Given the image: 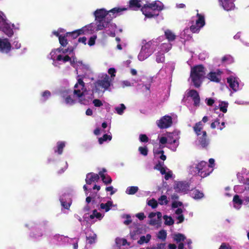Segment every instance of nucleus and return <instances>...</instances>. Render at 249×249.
Listing matches in <instances>:
<instances>
[{
  "label": "nucleus",
  "instance_id": "41",
  "mask_svg": "<svg viewBox=\"0 0 249 249\" xmlns=\"http://www.w3.org/2000/svg\"><path fill=\"white\" fill-rule=\"evenodd\" d=\"M165 35L169 41L174 40L175 38V35L170 30L165 31Z\"/></svg>",
  "mask_w": 249,
  "mask_h": 249
},
{
  "label": "nucleus",
  "instance_id": "17",
  "mask_svg": "<svg viewBox=\"0 0 249 249\" xmlns=\"http://www.w3.org/2000/svg\"><path fill=\"white\" fill-rule=\"evenodd\" d=\"M227 82L230 88L234 91H236L239 89V85L237 78L231 76L227 78Z\"/></svg>",
  "mask_w": 249,
  "mask_h": 249
},
{
  "label": "nucleus",
  "instance_id": "49",
  "mask_svg": "<svg viewBox=\"0 0 249 249\" xmlns=\"http://www.w3.org/2000/svg\"><path fill=\"white\" fill-rule=\"evenodd\" d=\"M59 41L60 44L63 46H66L68 44L67 40L65 36H63L61 35L59 36Z\"/></svg>",
  "mask_w": 249,
  "mask_h": 249
},
{
  "label": "nucleus",
  "instance_id": "24",
  "mask_svg": "<svg viewBox=\"0 0 249 249\" xmlns=\"http://www.w3.org/2000/svg\"><path fill=\"white\" fill-rule=\"evenodd\" d=\"M116 205L113 204L112 201H108L106 203H101L100 204V209L104 211L105 212H108L112 207L115 206Z\"/></svg>",
  "mask_w": 249,
  "mask_h": 249
},
{
  "label": "nucleus",
  "instance_id": "56",
  "mask_svg": "<svg viewBox=\"0 0 249 249\" xmlns=\"http://www.w3.org/2000/svg\"><path fill=\"white\" fill-rule=\"evenodd\" d=\"M139 151L141 154L146 156L147 155V149L146 147H140L139 148Z\"/></svg>",
  "mask_w": 249,
  "mask_h": 249
},
{
  "label": "nucleus",
  "instance_id": "37",
  "mask_svg": "<svg viewBox=\"0 0 249 249\" xmlns=\"http://www.w3.org/2000/svg\"><path fill=\"white\" fill-rule=\"evenodd\" d=\"M65 144L64 142H60L57 144V150H55V152H58L59 154H61L63 152V149Z\"/></svg>",
  "mask_w": 249,
  "mask_h": 249
},
{
  "label": "nucleus",
  "instance_id": "44",
  "mask_svg": "<svg viewBox=\"0 0 249 249\" xmlns=\"http://www.w3.org/2000/svg\"><path fill=\"white\" fill-rule=\"evenodd\" d=\"M167 233L165 230H161L157 234V237L161 240H165L166 238Z\"/></svg>",
  "mask_w": 249,
  "mask_h": 249
},
{
  "label": "nucleus",
  "instance_id": "26",
  "mask_svg": "<svg viewBox=\"0 0 249 249\" xmlns=\"http://www.w3.org/2000/svg\"><path fill=\"white\" fill-rule=\"evenodd\" d=\"M96 24L95 25V31L102 30L104 28H107L108 25V21L106 22L105 19L96 20Z\"/></svg>",
  "mask_w": 249,
  "mask_h": 249
},
{
  "label": "nucleus",
  "instance_id": "13",
  "mask_svg": "<svg viewBox=\"0 0 249 249\" xmlns=\"http://www.w3.org/2000/svg\"><path fill=\"white\" fill-rule=\"evenodd\" d=\"M168 142L171 144H174V145L171 148V149L175 151L177 149V147L178 145V135L176 133H173L171 134H169L167 136Z\"/></svg>",
  "mask_w": 249,
  "mask_h": 249
},
{
  "label": "nucleus",
  "instance_id": "63",
  "mask_svg": "<svg viewBox=\"0 0 249 249\" xmlns=\"http://www.w3.org/2000/svg\"><path fill=\"white\" fill-rule=\"evenodd\" d=\"M176 218L178 221L177 222L178 224L182 223L184 221V217L183 214H180V215H177L176 217Z\"/></svg>",
  "mask_w": 249,
  "mask_h": 249
},
{
  "label": "nucleus",
  "instance_id": "25",
  "mask_svg": "<svg viewBox=\"0 0 249 249\" xmlns=\"http://www.w3.org/2000/svg\"><path fill=\"white\" fill-rule=\"evenodd\" d=\"M106 172V170L103 169L99 172V174L102 178L103 182L107 185L111 183L112 179L109 176L104 174Z\"/></svg>",
  "mask_w": 249,
  "mask_h": 249
},
{
  "label": "nucleus",
  "instance_id": "31",
  "mask_svg": "<svg viewBox=\"0 0 249 249\" xmlns=\"http://www.w3.org/2000/svg\"><path fill=\"white\" fill-rule=\"evenodd\" d=\"M165 57L164 53L159 51L156 53V61L157 63H162L164 61Z\"/></svg>",
  "mask_w": 249,
  "mask_h": 249
},
{
  "label": "nucleus",
  "instance_id": "64",
  "mask_svg": "<svg viewBox=\"0 0 249 249\" xmlns=\"http://www.w3.org/2000/svg\"><path fill=\"white\" fill-rule=\"evenodd\" d=\"M219 249H231L230 246L226 243H222Z\"/></svg>",
  "mask_w": 249,
  "mask_h": 249
},
{
  "label": "nucleus",
  "instance_id": "61",
  "mask_svg": "<svg viewBox=\"0 0 249 249\" xmlns=\"http://www.w3.org/2000/svg\"><path fill=\"white\" fill-rule=\"evenodd\" d=\"M165 248V244L163 243L159 244L157 247L150 248V249H163Z\"/></svg>",
  "mask_w": 249,
  "mask_h": 249
},
{
  "label": "nucleus",
  "instance_id": "39",
  "mask_svg": "<svg viewBox=\"0 0 249 249\" xmlns=\"http://www.w3.org/2000/svg\"><path fill=\"white\" fill-rule=\"evenodd\" d=\"M220 110L223 113H226L227 111V107L228 103L226 102H220L219 105Z\"/></svg>",
  "mask_w": 249,
  "mask_h": 249
},
{
  "label": "nucleus",
  "instance_id": "30",
  "mask_svg": "<svg viewBox=\"0 0 249 249\" xmlns=\"http://www.w3.org/2000/svg\"><path fill=\"white\" fill-rule=\"evenodd\" d=\"M90 218L92 219L94 218H96L98 220H101L104 217V214L98 212L97 210H94L93 211L92 213L90 215Z\"/></svg>",
  "mask_w": 249,
  "mask_h": 249
},
{
  "label": "nucleus",
  "instance_id": "11",
  "mask_svg": "<svg viewBox=\"0 0 249 249\" xmlns=\"http://www.w3.org/2000/svg\"><path fill=\"white\" fill-rule=\"evenodd\" d=\"M194 20L195 21L190 27V30L193 33H196L205 25V20L204 17L198 13L197 14Z\"/></svg>",
  "mask_w": 249,
  "mask_h": 249
},
{
  "label": "nucleus",
  "instance_id": "38",
  "mask_svg": "<svg viewBox=\"0 0 249 249\" xmlns=\"http://www.w3.org/2000/svg\"><path fill=\"white\" fill-rule=\"evenodd\" d=\"M193 197L195 199H200L204 196L203 194L198 190H195L192 193Z\"/></svg>",
  "mask_w": 249,
  "mask_h": 249
},
{
  "label": "nucleus",
  "instance_id": "2",
  "mask_svg": "<svg viewBox=\"0 0 249 249\" xmlns=\"http://www.w3.org/2000/svg\"><path fill=\"white\" fill-rule=\"evenodd\" d=\"M130 7L134 10H137L142 7V13L147 18H152L158 15L156 11L161 10L163 8L162 3L159 1H155L151 3H144L141 0H131L129 2Z\"/></svg>",
  "mask_w": 249,
  "mask_h": 249
},
{
  "label": "nucleus",
  "instance_id": "15",
  "mask_svg": "<svg viewBox=\"0 0 249 249\" xmlns=\"http://www.w3.org/2000/svg\"><path fill=\"white\" fill-rule=\"evenodd\" d=\"M11 48V44L7 38H0V52L7 53Z\"/></svg>",
  "mask_w": 249,
  "mask_h": 249
},
{
  "label": "nucleus",
  "instance_id": "47",
  "mask_svg": "<svg viewBox=\"0 0 249 249\" xmlns=\"http://www.w3.org/2000/svg\"><path fill=\"white\" fill-rule=\"evenodd\" d=\"M147 204L152 208H155L158 206V202L156 199L153 198L147 202Z\"/></svg>",
  "mask_w": 249,
  "mask_h": 249
},
{
  "label": "nucleus",
  "instance_id": "45",
  "mask_svg": "<svg viewBox=\"0 0 249 249\" xmlns=\"http://www.w3.org/2000/svg\"><path fill=\"white\" fill-rule=\"evenodd\" d=\"M96 238V235L95 233H92L87 236V240L89 243L92 244L94 243Z\"/></svg>",
  "mask_w": 249,
  "mask_h": 249
},
{
  "label": "nucleus",
  "instance_id": "12",
  "mask_svg": "<svg viewBox=\"0 0 249 249\" xmlns=\"http://www.w3.org/2000/svg\"><path fill=\"white\" fill-rule=\"evenodd\" d=\"M172 124V118L168 115L162 117L157 121V124L160 128H166L171 126Z\"/></svg>",
  "mask_w": 249,
  "mask_h": 249
},
{
  "label": "nucleus",
  "instance_id": "10",
  "mask_svg": "<svg viewBox=\"0 0 249 249\" xmlns=\"http://www.w3.org/2000/svg\"><path fill=\"white\" fill-rule=\"evenodd\" d=\"M245 188L246 190L244 192V195L246 196L243 201L240 199L237 195L233 197V206L236 209H239L242 203L249 206V182L246 185Z\"/></svg>",
  "mask_w": 249,
  "mask_h": 249
},
{
  "label": "nucleus",
  "instance_id": "32",
  "mask_svg": "<svg viewBox=\"0 0 249 249\" xmlns=\"http://www.w3.org/2000/svg\"><path fill=\"white\" fill-rule=\"evenodd\" d=\"M174 239L177 244L179 243H182L183 241L185 239V237L184 235L178 233L174 235Z\"/></svg>",
  "mask_w": 249,
  "mask_h": 249
},
{
  "label": "nucleus",
  "instance_id": "46",
  "mask_svg": "<svg viewBox=\"0 0 249 249\" xmlns=\"http://www.w3.org/2000/svg\"><path fill=\"white\" fill-rule=\"evenodd\" d=\"M50 96H51V92L48 90H46L42 93L41 100L43 101H45Z\"/></svg>",
  "mask_w": 249,
  "mask_h": 249
},
{
  "label": "nucleus",
  "instance_id": "50",
  "mask_svg": "<svg viewBox=\"0 0 249 249\" xmlns=\"http://www.w3.org/2000/svg\"><path fill=\"white\" fill-rule=\"evenodd\" d=\"M81 34H82V32H80L79 30H78L71 33H67V36L71 35L73 37V38H76Z\"/></svg>",
  "mask_w": 249,
  "mask_h": 249
},
{
  "label": "nucleus",
  "instance_id": "16",
  "mask_svg": "<svg viewBox=\"0 0 249 249\" xmlns=\"http://www.w3.org/2000/svg\"><path fill=\"white\" fill-rule=\"evenodd\" d=\"M162 214L160 212L151 213L149 217L151 219L149 224L152 225H156L160 221Z\"/></svg>",
  "mask_w": 249,
  "mask_h": 249
},
{
  "label": "nucleus",
  "instance_id": "62",
  "mask_svg": "<svg viewBox=\"0 0 249 249\" xmlns=\"http://www.w3.org/2000/svg\"><path fill=\"white\" fill-rule=\"evenodd\" d=\"M182 205V203L179 201H177L174 200L172 203V208H178L179 206H181Z\"/></svg>",
  "mask_w": 249,
  "mask_h": 249
},
{
  "label": "nucleus",
  "instance_id": "51",
  "mask_svg": "<svg viewBox=\"0 0 249 249\" xmlns=\"http://www.w3.org/2000/svg\"><path fill=\"white\" fill-rule=\"evenodd\" d=\"M73 51V48L72 47H69L68 49L64 50L61 49V53L63 54H65L67 53H69V54H71V53H72Z\"/></svg>",
  "mask_w": 249,
  "mask_h": 249
},
{
  "label": "nucleus",
  "instance_id": "4",
  "mask_svg": "<svg viewBox=\"0 0 249 249\" xmlns=\"http://www.w3.org/2000/svg\"><path fill=\"white\" fill-rule=\"evenodd\" d=\"M126 8H114L108 12L104 9H100L94 12V16L96 20H102L108 19L109 18H112L119 15L122 12L126 10Z\"/></svg>",
  "mask_w": 249,
  "mask_h": 249
},
{
  "label": "nucleus",
  "instance_id": "5",
  "mask_svg": "<svg viewBox=\"0 0 249 249\" xmlns=\"http://www.w3.org/2000/svg\"><path fill=\"white\" fill-rule=\"evenodd\" d=\"M205 74L204 68L202 65H197L192 68L190 78L196 87L198 88L200 86Z\"/></svg>",
  "mask_w": 249,
  "mask_h": 249
},
{
  "label": "nucleus",
  "instance_id": "34",
  "mask_svg": "<svg viewBox=\"0 0 249 249\" xmlns=\"http://www.w3.org/2000/svg\"><path fill=\"white\" fill-rule=\"evenodd\" d=\"M139 190V188L137 186H130L126 188L125 193L128 195H134Z\"/></svg>",
  "mask_w": 249,
  "mask_h": 249
},
{
  "label": "nucleus",
  "instance_id": "14",
  "mask_svg": "<svg viewBox=\"0 0 249 249\" xmlns=\"http://www.w3.org/2000/svg\"><path fill=\"white\" fill-rule=\"evenodd\" d=\"M174 189L177 192L185 193L189 189L188 183L183 181H176L174 184Z\"/></svg>",
  "mask_w": 249,
  "mask_h": 249
},
{
  "label": "nucleus",
  "instance_id": "21",
  "mask_svg": "<svg viewBox=\"0 0 249 249\" xmlns=\"http://www.w3.org/2000/svg\"><path fill=\"white\" fill-rule=\"evenodd\" d=\"M79 31L81 32L82 34H91L95 31V25L92 23L80 29Z\"/></svg>",
  "mask_w": 249,
  "mask_h": 249
},
{
  "label": "nucleus",
  "instance_id": "43",
  "mask_svg": "<svg viewBox=\"0 0 249 249\" xmlns=\"http://www.w3.org/2000/svg\"><path fill=\"white\" fill-rule=\"evenodd\" d=\"M222 61L223 63L231 64L233 62V58L231 55H226L222 57Z\"/></svg>",
  "mask_w": 249,
  "mask_h": 249
},
{
  "label": "nucleus",
  "instance_id": "36",
  "mask_svg": "<svg viewBox=\"0 0 249 249\" xmlns=\"http://www.w3.org/2000/svg\"><path fill=\"white\" fill-rule=\"evenodd\" d=\"M126 107L124 104H121L119 106L116 107L115 109L119 115H122Z\"/></svg>",
  "mask_w": 249,
  "mask_h": 249
},
{
  "label": "nucleus",
  "instance_id": "48",
  "mask_svg": "<svg viewBox=\"0 0 249 249\" xmlns=\"http://www.w3.org/2000/svg\"><path fill=\"white\" fill-rule=\"evenodd\" d=\"M111 136L110 135H108L107 134H105L103 137L100 138L99 139V142L100 144H102L104 142L107 141V140H111Z\"/></svg>",
  "mask_w": 249,
  "mask_h": 249
},
{
  "label": "nucleus",
  "instance_id": "19",
  "mask_svg": "<svg viewBox=\"0 0 249 249\" xmlns=\"http://www.w3.org/2000/svg\"><path fill=\"white\" fill-rule=\"evenodd\" d=\"M220 4L226 11L233 9L234 7L233 0H219Z\"/></svg>",
  "mask_w": 249,
  "mask_h": 249
},
{
  "label": "nucleus",
  "instance_id": "18",
  "mask_svg": "<svg viewBox=\"0 0 249 249\" xmlns=\"http://www.w3.org/2000/svg\"><path fill=\"white\" fill-rule=\"evenodd\" d=\"M221 73L220 70H217L216 71L210 72L207 77L212 81L219 82L220 80Z\"/></svg>",
  "mask_w": 249,
  "mask_h": 249
},
{
  "label": "nucleus",
  "instance_id": "54",
  "mask_svg": "<svg viewBox=\"0 0 249 249\" xmlns=\"http://www.w3.org/2000/svg\"><path fill=\"white\" fill-rule=\"evenodd\" d=\"M108 72L109 74H110V78L112 79V81L114 79V77H115V72H116V70L114 68H110L108 69Z\"/></svg>",
  "mask_w": 249,
  "mask_h": 249
},
{
  "label": "nucleus",
  "instance_id": "57",
  "mask_svg": "<svg viewBox=\"0 0 249 249\" xmlns=\"http://www.w3.org/2000/svg\"><path fill=\"white\" fill-rule=\"evenodd\" d=\"M96 37H97L96 36H94L90 37L89 42H88V44L90 46L94 45L95 41V39H96Z\"/></svg>",
  "mask_w": 249,
  "mask_h": 249
},
{
  "label": "nucleus",
  "instance_id": "23",
  "mask_svg": "<svg viewBox=\"0 0 249 249\" xmlns=\"http://www.w3.org/2000/svg\"><path fill=\"white\" fill-rule=\"evenodd\" d=\"M202 135L198 137V140L200 144L202 147H205L208 146L209 141L206 138L207 133L206 131L202 132Z\"/></svg>",
  "mask_w": 249,
  "mask_h": 249
},
{
  "label": "nucleus",
  "instance_id": "29",
  "mask_svg": "<svg viewBox=\"0 0 249 249\" xmlns=\"http://www.w3.org/2000/svg\"><path fill=\"white\" fill-rule=\"evenodd\" d=\"M153 151L155 157H156L158 158H160L162 160H166V157L163 154V150H160L158 148H155Z\"/></svg>",
  "mask_w": 249,
  "mask_h": 249
},
{
  "label": "nucleus",
  "instance_id": "59",
  "mask_svg": "<svg viewBox=\"0 0 249 249\" xmlns=\"http://www.w3.org/2000/svg\"><path fill=\"white\" fill-rule=\"evenodd\" d=\"M139 139L142 142H147L148 140V137L144 134H141Z\"/></svg>",
  "mask_w": 249,
  "mask_h": 249
},
{
  "label": "nucleus",
  "instance_id": "40",
  "mask_svg": "<svg viewBox=\"0 0 249 249\" xmlns=\"http://www.w3.org/2000/svg\"><path fill=\"white\" fill-rule=\"evenodd\" d=\"M168 202H169V201L167 199V197L165 195L161 196L158 199V202L161 205H166L168 204Z\"/></svg>",
  "mask_w": 249,
  "mask_h": 249
},
{
  "label": "nucleus",
  "instance_id": "35",
  "mask_svg": "<svg viewBox=\"0 0 249 249\" xmlns=\"http://www.w3.org/2000/svg\"><path fill=\"white\" fill-rule=\"evenodd\" d=\"M163 218L164 220V224L166 225L171 226L174 223V221L171 216L164 215Z\"/></svg>",
  "mask_w": 249,
  "mask_h": 249
},
{
  "label": "nucleus",
  "instance_id": "3",
  "mask_svg": "<svg viewBox=\"0 0 249 249\" xmlns=\"http://www.w3.org/2000/svg\"><path fill=\"white\" fill-rule=\"evenodd\" d=\"M50 58L53 60V65L57 66V62L62 61L63 63L70 61L71 65L78 71L79 69H87L89 66L83 64L82 61H77L75 57H70L68 55H63L61 54V48L52 51L50 53Z\"/></svg>",
  "mask_w": 249,
  "mask_h": 249
},
{
  "label": "nucleus",
  "instance_id": "1",
  "mask_svg": "<svg viewBox=\"0 0 249 249\" xmlns=\"http://www.w3.org/2000/svg\"><path fill=\"white\" fill-rule=\"evenodd\" d=\"M61 96L64 103L68 105H73L77 101L79 103L87 105L94 98L92 93H89L85 87V83L79 78L74 87V90L66 89L62 91Z\"/></svg>",
  "mask_w": 249,
  "mask_h": 249
},
{
  "label": "nucleus",
  "instance_id": "58",
  "mask_svg": "<svg viewBox=\"0 0 249 249\" xmlns=\"http://www.w3.org/2000/svg\"><path fill=\"white\" fill-rule=\"evenodd\" d=\"M122 87L124 88L125 87H130L133 86V84L128 81H124L121 83Z\"/></svg>",
  "mask_w": 249,
  "mask_h": 249
},
{
  "label": "nucleus",
  "instance_id": "9",
  "mask_svg": "<svg viewBox=\"0 0 249 249\" xmlns=\"http://www.w3.org/2000/svg\"><path fill=\"white\" fill-rule=\"evenodd\" d=\"M156 44L154 41H150L142 46L138 55V59L142 61L147 58L154 52Z\"/></svg>",
  "mask_w": 249,
  "mask_h": 249
},
{
  "label": "nucleus",
  "instance_id": "22",
  "mask_svg": "<svg viewBox=\"0 0 249 249\" xmlns=\"http://www.w3.org/2000/svg\"><path fill=\"white\" fill-rule=\"evenodd\" d=\"M189 96L191 97L194 101V104L197 106L199 105L200 101V98L197 92L195 90H190L188 92Z\"/></svg>",
  "mask_w": 249,
  "mask_h": 249
},
{
  "label": "nucleus",
  "instance_id": "7",
  "mask_svg": "<svg viewBox=\"0 0 249 249\" xmlns=\"http://www.w3.org/2000/svg\"><path fill=\"white\" fill-rule=\"evenodd\" d=\"M207 171V164L206 162L202 161L197 163H194L190 167V172L193 175H198L201 177H205L212 172Z\"/></svg>",
  "mask_w": 249,
  "mask_h": 249
},
{
  "label": "nucleus",
  "instance_id": "33",
  "mask_svg": "<svg viewBox=\"0 0 249 249\" xmlns=\"http://www.w3.org/2000/svg\"><path fill=\"white\" fill-rule=\"evenodd\" d=\"M151 236L149 234H147L146 236H142L138 241L139 244H142L144 243H147L150 240Z\"/></svg>",
  "mask_w": 249,
  "mask_h": 249
},
{
  "label": "nucleus",
  "instance_id": "60",
  "mask_svg": "<svg viewBox=\"0 0 249 249\" xmlns=\"http://www.w3.org/2000/svg\"><path fill=\"white\" fill-rule=\"evenodd\" d=\"M106 190L107 192L110 191L111 195H112L117 191V189H114V188L112 186H109V187H107L106 188Z\"/></svg>",
  "mask_w": 249,
  "mask_h": 249
},
{
  "label": "nucleus",
  "instance_id": "52",
  "mask_svg": "<svg viewBox=\"0 0 249 249\" xmlns=\"http://www.w3.org/2000/svg\"><path fill=\"white\" fill-rule=\"evenodd\" d=\"M92 103L95 107H101L103 105L102 102L97 99L93 100Z\"/></svg>",
  "mask_w": 249,
  "mask_h": 249
},
{
  "label": "nucleus",
  "instance_id": "27",
  "mask_svg": "<svg viewBox=\"0 0 249 249\" xmlns=\"http://www.w3.org/2000/svg\"><path fill=\"white\" fill-rule=\"evenodd\" d=\"M107 28H108V30H107V34L112 36H114L115 29L116 28V25L114 24L108 22V25Z\"/></svg>",
  "mask_w": 249,
  "mask_h": 249
},
{
  "label": "nucleus",
  "instance_id": "20",
  "mask_svg": "<svg viewBox=\"0 0 249 249\" xmlns=\"http://www.w3.org/2000/svg\"><path fill=\"white\" fill-rule=\"evenodd\" d=\"M99 174L90 173L87 175L86 182L87 184H91L92 182H97L99 179Z\"/></svg>",
  "mask_w": 249,
  "mask_h": 249
},
{
  "label": "nucleus",
  "instance_id": "6",
  "mask_svg": "<svg viewBox=\"0 0 249 249\" xmlns=\"http://www.w3.org/2000/svg\"><path fill=\"white\" fill-rule=\"evenodd\" d=\"M112 81V79L107 74L99 77L98 79L94 83L95 88L93 89V92H99L102 89H103L102 92H104L110 86Z\"/></svg>",
  "mask_w": 249,
  "mask_h": 249
},
{
  "label": "nucleus",
  "instance_id": "28",
  "mask_svg": "<svg viewBox=\"0 0 249 249\" xmlns=\"http://www.w3.org/2000/svg\"><path fill=\"white\" fill-rule=\"evenodd\" d=\"M194 129L196 134L198 137L201 136L202 135V124L201 122H199L196 124L195 126L194 127Z\"/></svg>",
  "mask_w": 249,
  "mask_h": 249
},
{
  "label": "nucleus",
  "instance_id": "55",
  "mask_svg": "<svg viewBox=\"0 0 249 249\" xmlns=\"http://www.w3.org/2000/svg\"><path fill=\"white\" fill-rule=\"evenodd\" d=\"M116 242L118 245L123 246L125 245L127 243V241L125 239H116Z\"/></svg>",
  "mask_w": 249,
  "mask_h": 249
},
{
  "label": "nucleus",
  "instance_id": "42",
  "mask_svg": "<svg viewBox=\"0 0 249 249\" xmlns=\"http://www.w3.org/2000/svg\"><path fill=\"white\" fill-rule=\"evenodd\" d=\"M171 48V45L169 43H163L160 46V51L162 53L168 52Z\"/></svg>",
  "mask_w": 249,
  "mask_h": 249
},
{
  "label": "nucleus",
  "instance_id": "8",
  "mask_svg": "<svg viewBox=\"0 0 249 249\" xmlns=\"http://www.w3.org/2000/svg\"><path fill=\"white\" fill-rule=\"evenodd\" d=\"M0 30L10 37L14 34V31L19 29V25H15L6 21L2 14L0 13Z\"/></svg>",
  "mask_w": 249,
  "mask_h": 249
},
{
  "label": "nucleus",
  "instance_id": "53",
  "mask_svg": "<svg viewBox=\"0 0 249 249\" xmlns=\"http://www.w3.org/2000/svg\"><path fill=\"white\" fill-rule=\"evenodd\" d=\"M12 46L13 49H18L21 47V44L19 41L15 39L12 43Z\"/></svg>",
  "mask_w": 249,
  "mask_h": 249
}]
</instances>
